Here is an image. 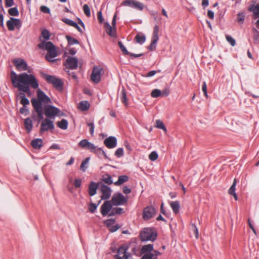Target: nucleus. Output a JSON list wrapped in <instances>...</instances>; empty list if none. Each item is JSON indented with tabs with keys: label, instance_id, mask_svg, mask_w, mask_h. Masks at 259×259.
Listing matches in <instances>:
<instances>
[{
	"label": "nucleus",
	"instance_id": "obj_1",
	"mask_svg": "<svg viewBox=\"0 0 259 259\" xmlns=\"http://www.w3.org/2000/svg\"><path fill=\"white\" fill-rule=\"evenodd\" d=\"M11 79L13 86L24 93H29L30 87L34 89H37L39 87L36 78L32 74L22 73L18 75L15 71H12Z\"/></svg>",
	"mask_w": 259,
	"mask_h": 259
},
{
	"label": "nucleus",
	"instance_id": "obj_2",
	"mask_svg": "<svg viewBox=\"0 0 259 259\" xmlns=\"http://www.w3.org/2000/svg\"><path fill=\"white\" fill-rule=\"evenodd\" d=\"M37 99L33 98L31 100V102L35 111L37 114L39 120L40 121L44 118L42 104L50 103L51 102V100L50 98L39 89L37 91Z\"/></svg>",
	"mask_w": 259,
	"mask_h": 259
},
{
	"label": "nucleus",
	"instance_id": "obj_3",
	"mask_svg": "<svg viewBox=\"0 0 259 259\" xmlns=\"http://www.w3.org/2000/svg\"><path fill=\"white\" fill-rule=\"evenodd\" d=\"M40 49H44L47 51L48 53L46 56L47 59L50 62H54L56 60L53 59L57 56V53L56 50L55 46L50 42L42 41L38 45Z\"/></svg>",
	"mask_w": 259,
	"mask_h": 259
},
{
	"label": "nucleus",
	"instance_id": "obj_4",
	"mask_svg": "<svg viewBox=\"0 0 259 259\" xmlns=\"http://www.w3.org/2000/svg\"><path fill=\"white\" fill-rule=\"evenodd\" d=\"M157 237L155 230L151 228H146L141 232L140 238L142 241H154Z\"/></svg>",
	"mask_w": 259,
	"mask_h": 259
},
{
	"label": "nucleus",
	"instance_id": "obj_5",
	"mask_svg": "<svg viewBox=\"0 0 259 259\" xmlns=\"http://www.w3.org/2000/svg\"><path fill=\"white\" fill-rule=\"evenodd\" d=\"M44 113L48 118L53 117V118L56 116H61L63 115V113L59 108L52 105H47L45 107Z\"/></svg>",
	"mask_w": 259,
	"mask_h": 259
},
{
	"label": "nucleus",
	"instance_id": "obj_6",
	"mask_svg": "<svg viewBox=\"0 0 259 259\" xmlns=\"http://www.w3.org/2000/svg\"><path fill=\"white\" fill-rule=\"evenodd\" d=\"M44 77L48 83H52L57 90H61L62 89L63 82L60 79L47 74H44Z\"/></svg>",
	"mask_w": 259,
	"mask_h": 259
},
{
	"label": "nucleus",
	"instance_id": "obj_7",
	"mask_svg": "<svg viewBox=\"0 0 259 259\" xmlns=\"http://www.w3.org/2000/svg\"><path fill=\"white\" fill-rule=\"evenodd\" d=\"M152 250H153V244H149L143 246L141 252L144 255L141 259H157L154 256V254L152 252Z\"/></svg>",
	"mask_w": 259,
	"mask_h": 259
},
{
	"label": "nucleus",
	"instance_id": "obj_8",
	"mask_svg": "<svg viewBox=\"0 0 259 259\" xmlns=\"http://www.w3.org/2000/svg\"><path fill=\"white\" fill-rule=\"evenodd\" d=\"M127 200V197L124 196L121 193H116L113 195L110 201L112 205L119 206L126 204Z\"/></svg>",
	"mask_w": 259,
	"mask_h": 259
},
{
	"label": "nucleus",
	"instance_id": "obj_9",
	"mask_svg": "<svg viewBox=\"0 0 259 259\" xmlns=\"http://www.w3.org/2000/svg\"><path fill=\"white\" fill-rule=\"evenodd\" d=\"M103 72V69L101 67L94 66L91 75V80L95 83H99L101 80V76Z\"/></svg>",
	"mask_w": 259,
	"mask_h": 259
},
{
	"label": "nucleus",
	"instance_id": "obj_10",
	"mask_svg": "<svg viewBox=\"0 0 259 259\" xmlns=\"http://www.w3.org/2000/svg\"><path fill=\"white\" fill-rule=\"evenodd\" d=\"M22 25L20 20L13 17H11L10 19L7 22V26L10 31H13L15 27L19 29Z\"/></svg>",
	"mask_w": 259,
	"mask_h": 259
},
{
	"label": "nucleus",
	"instance_id": "obj_11",
	"mask_svg": "<svg viewBox=\"0 0 259 259\" xmlns=\"http://www.w3.org/2000/svg\"><path fill=\"white\" fill-rule=\"evenodd\" d=\"M123 5L129 6L137 10L142 11L144 8V5L136 0H126L123 2Z\"/></svg>",
	"mask_w": 259,
	"mask_h": 259
},
{
	"label": "nucleus",
	"instance_id": "obj_12",
	"mask_svg": "<svg viewBox=\"0 0 259 259\" xmlns=\"http://www.w3.org/2000/svg\"><path fill=\"white\" fill-rule=\"evenodd\" d=\"M13 63L19 71H26L28 70L27 64L23 59H16L13 61Z\"/></svg>",
	"mask_w": 259,
	"mask_h": 259
},
{
	"label": "nucleus",
	"instance_id": "obj_13",
	"mask_svg": "<svg viewBox=\"0 0 259 259\" xmlns=\"http://www.w3.org/2000/svg\"><path fill=\"white\" fill-rule=\"evenodd\" d=\"M78 61L76 58L68 56L67 57L64 65L68 68L76 69L78 67Z\"/></svg>",
	"mask_w": 259,
	"mask_h": 259
},
{
	"label": "nucleus",
	"instance_id": "obj_14",
	"mask_svg": "<svg viewBox=\"0 0 259 259\" xmlns=\"http://www.w3.org/2000/svg\"><path fill=\"white\" fill-rule=\"evenodd\" d=\"M54 128V125L53 121L49 118H46L42 121L40 125V132L44 133L48 131L49 130H53Z\"/></svg>",
	"mask_w": 259,
	"mask_h": 259
},
{
	"label": "nucleus",
	"instance_id": "obj_15",
	"mask_svg": "<svg viewBox=\"0 0 259 259\" xmlns=\"http://www.w3.org/2000/svg\"><path fill=\"white\" fill-rule=\"evenodd\" d=\"M156 210L153 206H147L145 208L143 212V218L144 220H148L153 217Z\"/></svg>",
	"mask_w": 259,
	"mask_h": 259
},
{
	"label": "nucleus",
	"instance_id": "obj_16",
	"mask_svg": "<svg viewBox=\"0 0 259 259\" xmlns=\"http://www.w3.org/2000/svg\"><path fill=\"white\" fill-rule=\"evenodd\" d=\"M112 207L110 201H105L101 207V213L103 216H106L109 214Z\"/></svg>",
	"mask_w": 259,
	"mask_h": 259
},
{
	"label": "nucleus",
	"instance_id": "obj_17",
	"mask_svg": "<svg viewBox=\"0 0 259 259\" xmlns=\"http://www.w3.org/2000/svg\"><path fill=\"white\" fill-rule=\"evenodd\" d=\"M101 191L102 192L101 198L103 200L108 199L111 195L112 190L108 186L103 185L101 187Z\"/></svg>",
	"mask_w": 259,
	"mask_h": 259
},
{
	"label": "nucleus",
	"instance_id": "obj_18",
	"mask_svg": "<svg viewBox=\"0 0 259 259\" xmlns=\"http://www.w3.org/2000/svg\"><path fill=\"white\" fill-rule=\"evenodd\" d=\"M104 143L107 148H114L117 146V139L115 137L110 136L104 140Z\"/></svg>",
	"mask_w": 259,
	"mask_h": 259
},
{
	"label": "nucleus",
	"instance_id": "obj_19",
	"mask_svg": "<svg viewBox=\"0 0 259 259\" xmlns=\"http://www.w3.org/2000/svg\"><path fill=\"white\" fill-rule=\"evenodd\" d=\"M98 188V184L93 181L91 182L89 187V194L91 196H94Z\"/></svg>",
	"mask_w": 259,
	"mask_h": 259
},
{
	"label": "nucleus",
	"instance_id": "obj_20",
	"mask_svg": "<svg viewBox=\"0 0 259 259\" xmlns=\"http://www.w3.org/2000/svg\"><path fill=\"white\" fill-rule=\"evenodd\" d=\"M105 27L106 28V31L107 34L111 37H114L116 36L115 31L116 28L113 26H111L109 23H107L105 24Z\"/></svg>",
	"mask_w": 259,
	"mask_h": 259
},
{
	"label": "nucleus",
	"instance_id": "obj_21",
	"mask_svg": "<svg viewBox=\"0 0 259 259\" xmlns=\"http://www.w3.org/2000/svg\"><path fill=\"white\" fill-rule=\"evenodd\" d=\"M43 145V141L41 139L37 138L31 141V146L36 149H40Z\"/></svg>",
	"mask_w": 259,
	"mask_h": 259
},
{
	"label": "nucleus",
	"instance_id": "obj_22",
	"mask_svg": "<svg viewBox=\"0 0 259 259\" xmlns=\"http://www.w3.org/2000/svg\"><path fill=\"white\" fill-rule=\"evenodd\" d=\"M173 212L177 214L179 212L180 208V202L178 201H171L169 202Z\"/></svg>",
	"mask_w": 259,
	"mask_h": 259
},
{
	"label": "nucleus",
	"instance_id": "obj_23",
	"mask_svg": "<svg viewBox=\"0 0 259 259\" xmlns=\"http://www.w3.org/2000/svg\"><path fill=\"white\" fill-rule=\"evenodd\" d=\"M93 153L97 154L99 158H102V156H104L105 158L109 159L105 151L101 148L97 147Z\"/></svg>",
	"mask_w": 259,
	"mask_h": 259
},
{
	"label": "nucleus",
	"instance_id": "obj_24",
	"mask_svg": "<svg viewBox=\"0 0 259 259\" xmlns=\"http://www.w3.org/2000/svg\"><path fill=\"white\" fill-rule=\"evenodd\" d=\"M118 254L119 256H122L124 259H127L129 254L126 252V249L124 247H120L118 250Z\"/></svg>",
	"mask_w": 259,
	"mask_h": 259
},
{
	"label": "nucleus",
	"instance_id": "obj_25",
	"mask_svg": "<svg viewBox=\"0 0 259 259\" xmlns=\"http://www.w3.org/2000/svg\"><path fill=\"white\" fill-rule=\"evenodd\" d=\"M25 127L27 131L29 133L32 128V121L29 118H27L24 121Z\"/></svg>",
	"mask_w": 259,
	"mask_h": 259
},
{
	"label": "nucleus",
	"instance_id": "obj_26",
	"mask_svg": "<svg viewBox=\"0 0 259 259\" xmlns=\"http://www.w3.org/2000/svg\"><path fill=\"white\" fill-rule=\"evenodd\" d=\"M128 180V177L127 176L125 175L120 176L119 177L118 181L114 183V184L116 186H119Z\"/></svg>",
	"mask_w": 259,
	"mask_h": 259
},
{
	"label": "nucleus",
	"instance_id": "obj_27",
	"mask_svg": "<svg viewBox=\"0 0 259 259\" xmlns=\"http://www.w3.org/2000/svg\"><path fill=\"white\" fill-rule=\"evenodd\" d=\"M68 124L67 120L65 119H63L57 122L58 126L62 130H66L68 127Z\"/></svg>",
	"mask_w": 259,
	"mask_h": 259
},
{
	"label": "nucleus",
	"instance_id": "obj_28",
	"mask_svg": "<svg viewBox=\"0 0 259 259\" xmlns=\"http://www.w3.org/2000/svg\"><path fill=\"white\" fill-rule=\"evenodd\" d=\"M78 107L82 111H87L89 109L90 104L87 101H81L79 103Z\"/></svg>",
	"mask_w": 259,
	"mask_h": 259
},
{
	"label": "nucleus",
	"instance_id": "obj_29",
	"mask_svg": "<svg viewBox=\"0 0 259 259\" xmlns=\"http://www.w3.org/2000/svg\"><path fill=\"white\" fill-rule=\"evenodd\" d=\"M90 160V158L87 157L84 161L82 162L80 166V168L82 171L84 172L86 171Z\"/></svg>",
	"mask_w": 259,
	"mask_h": 259
},
{
	"label": "nucleus",
	"instance_id": "obj_30",
	"mask_svg": "<svg viewBox=\"0 0 259 259\" xmlns=\"http://www.w3.org/2000/svg\"><path fill=\"white\" fill-rule=\"evenodd\" d=\"M253 39L254 44H259V32L254 28H253Z\"/></svg>",
	"mask_w": 259,
	"mask_h": 259
},
{
	"label": "nucleus",
	"instance_id": "obj_31",
	"mask_svg": "<svg viewBox=\"0 0 259 259\" xmlns=\"http://www.w3.org/2000/svg\"><path fill=\"white\" fill-rule=\"evenodd\" d=\"M135 40L137 43L142 45L146 40V37L144 35L137 34L135 37Z\"/></svg>",
	"mask_w": 259,
	"mask_h": 259
},
{
	"label": "nucleus",
	"instance_id": "obj_32",
	"mask_svg": "<svg viewBox=\"0 0 259 259\" xmlns=\"http://www.w3.org/2000/svg\"><path fill=\"white\" fill-rule=\"evenodd\" d=\"M102 180L105 183L111 185L113 183L112 177L108 174H105L103 176Z\"/></svg>",
	"mask_w": 259,
	"mask_h": 259
},
{
	"label": "nucleus",
	"instance_id": "obj_33",
	"mask_svg": "<svg viewBox=\"0 0 259 259\" xmlns=\"http://www.w3.org/2000/svg\"><path fill=\"white\" fill-rule=\"evenodd\" d=\"M20 95L21 98L20 101L21 104H22L23 106H26L29 104L28 99L26 98L24 94L20 93Z\"/></svg>",
	"mask_w": 259,
	"mask_h": 259
},
{
	"label": "nucleus",
	"instance_id": "obj_34",
	"mask_svg": "<svg viewBox=\"0 0 259 259\" xmlns=\"http://www.w3.org/2000/svg\"><path fill=\"white\" fill-rule=\"evenodd\" d=\"M237 184V181L236 179H235L233 181V184L230 189L228 190V193L230 195H232L233 194L236 193L235 190H236V186Z\"/></svg>",
	"mask_w": 259,
	"mask_h": 259
},
{
	"label": "nucleus",
	"instance_id": "obj_35",
	"mask_svg": "<svg viewBox=\"0 0 259 259\" xmlns=\"http://www.w3.org/2000/svg\"><path fill=\"white\" fill-rule=\"evenodd\" d=\"M66 38L68 41V45H73L74 44H79V41L77 39H76L70 36L66 35Z\"/></svg>",
	"mask_w": 259,
	"mask_h": 259
},
{
	"label": "nucleus",
	"instance_id": "obj_36",
	"mask_svg": "<svg viewBox=\"0 0 259 259\" xmlns=\"http://www.w3.org/2000/svg\"><path fill=\"white\" fill-rule=\"evenodd\" d=\"M9 15L12 16H17L19 15V12L16 7L10 8L8 10Z\"/></svg>",
	"mask_w": 259,
	"mask_h": 259
},
{
	"label": "nucleus",
	"instance_id": "obj_37",
	"mask_svg": "<svg viewBox=\"0 0 259 259\" xmlns=\"http://www.w3.org/2000/svg\"><path fill=\"white\" fill-rule=\"evenodd\" d=\"M121 102L125 105H127V99L125 91L124 89H123L121 91Z\"/></svg>",
	"mask_w": 259,
	"mask_h": 259
},
{
	"label": "nucleus",
	"instance_id": "obj_38",
	"mask_svg": "<svg viewBox=\"0 0 259 259\" xmlns=\"http://www.w3.org/2000/svg\"><path fill=\"white\" fill-rule=\"evenodd\" d=\"M151 96L153 98H157L161 96V91L158 89H154L152 91Z\"/></svg>",
	"mask_w": 259,
	"mask_h": 259
},
{
	"label": "nucleus",
	"instance_id": "obj_39",
	"mask_svg": "<svg viewBox=\"0 0 259 259\" xmlns=\"http://www.w3.org/2000/svg\"><path fill=\"white\" fill-rule=\"evenodd\" d=\"M158 157V155L157 152L156 151H152L149 155V158L151 161H155L157 159Z\"/></svg>",
	"mask_w": 259,
	"mask_h": 259
},
{
	"label": "nucleus",
	"instance_id": "obj_40",
	"mask_svg": "<svg viewBox=\"0 0 259 259\" xmlns=\"http://www.w3.org/2000/svg\"><path fill=\"white\" fill-rule=\"evenodd\" d=\"M41 36L46 40H47L50 38V33L48 30L44 29L41 32Z\"/></svg>",
	"mask_w": 259,
	"mask_h": 259
},
{
	"label": "nucleus",
	"instance_id": "obj_41",
	"mask_svg": "<svg viewBox=\"0 0 259 259\" xmlns=\"http://www.w3.org/2000/svg\"><path fill=\"white\" fill-rule=\"evenodd\" d=\"M156 127L158 128L162 129L165 131H166V129L165 126L162 121L160 120H156Z\"/></svg>",
	"mask_w": 259,
	"mask_h": 259
},
{
	"label": "nucleus",
	"instance_id": "obj_42",
	"mask_svg": "<svg viewBox=\"0 0 259 259\" xmlns=\"http://www.w3.org/2000/svg\"><path fill=\"white\" fill-rule=\"evenodd\" d=\"M118 44L123 54L124 55H129L130 52H128L126 48L122 44L121 41H118Z\"/></svg>",
	"mask_w": 259,
	"mask_h": 259
},
{
	"label": "nucleus",
	"instance_id": "obj_43",
	"mask_svg": "<svg viewBox=\"0 0 259 259\" xmlns=\"http://www.w3.org/2000/svg\"><path fill=\"white\" fill-rule=\"evenodd\" d=\"M89 143H90V142L88 140H87L86 139H83V140H81L78 143V146L82 148L85 149L87 147V146L88 145Z\"/></svg>",
	"mask_w": 259,
	"mask_h": 259
},
{
	"label": "nucleus",
	"instance_id": "obj_44",
	"mask_svg": "<svg viewBox=\"0 0 259 259\" xmlns=\"http://www.w3.org/2000/svg\"><path fill=\"white\" fill-rule=\"evenodd\" d=\"M63 21L66 24H67L70 26H71L73 27L77 26V23L70 19L65 18V19H63Z\"/></svg>",
	"mask_w": 259,
	"mask_h": 259
},
{
	"label": "nucleus",
	"instance_id": "obj_45",
	"mask_svg": "<svg viewBox=\"0 0 259 259\" xmlns=\"http://www.w3.org/2000/svg\"><path fill=\"white\" fill-rule=\"evenodd\" d=\"M226 38L228 42L232 46H234L236 44L235 40L231 36L227 35H226Z\"/></svg>",
	"mask_w": 259,
	"mask_h": 259
},
{
	"label": "nucleus",
	"instance_id": "obj_46",
	"mask_svg": "<svg viewBox=\"0 0 259 259\" xmlns=\"http://www.w3.org/2000/svg\"><path fill=\"white\" fill-rule=\"evenodd\" d=\"M83 10L85 15L87 17H90L91 16L90 9L88 5L85 4L83 6Z\"/></svg>",
	"mask_w": 259,
	"mask_h": 259
},
{
	"label": "nucleus",
	"instance_id": "obj_47",
	"mask_svg": "<svg viewBox=\"0 0 259 259\" xmlns=\"http://www.w3.org/2000/svg\"><path fill=\"white\" fill-rule=\"evenodd\" d=\"M123 149L122 148H118L115 152V155L117 157H121L123 155Z\"/></svg>",
	"mask_w": 259,
	"mask_h": 259
},
{
	"label": "nucleus",
	"instance_id": "obj_48",
	"mask_svg": "<svg viewBox=\"0 0 259 259\" xmlns=\"http://www.w3.org/2000/svg\"><path fill=\"white\" fill-rule=\"evenodd\" d=\"M96 146H95L94 144L90 142L89 144L85 149H88L93 153L95 150L96 149Z\"/></svg>",
	"mask_w": 259,
	"mask_h": 259
},
{
	"label": "nucleus",
	"instance_id": "obj_49",
	"mask_svg": "<svg viewBox=\"0 0 259 259\" xmlns=\"http://www.w3.org/2000/svg\"><path fill=\"white\" fill-rule=\"evenodd\" d=\"M87 125L90 127V133L92 136L94 135V124L93 122H87Z\"/></svg>",
	"mask_w": 259,
	"mask_h": 259
},
{
	"label": "nucleus",
	"instance_id": "obj_50",
	"mask_svg": "<svg viewBox=\"0 0 259 259\" xmlns=\"http://www.w3.org/2000/svg\"><path fill=\"white\" fill-rule=\"evenodd\" d=\"M238 21L239 22L242 23L244 20L245 15L243 13H239L237 15Z\"/></svg>",
	"mask_w": 259,
	"mask_h": 259
},
{
	"label": "nucleus",
	"instance_id": "obj_51",
	"mask_svg": "<svg viewBox=\"0 0 259 259\" xmlns=\"http://www.w3.org/2000/svg\"><path fill=\"white\" fill-rule=\"evenodd\" d=\"M97 208V205L94 203H91L90 204L89 206V210L92 213H94L96 210Z\"/></svg>",
	"mask_w": 259,
	"mask_h": 259
},
{
	"label": "nucleus",
	"instance_id": "obj_52",
	"mask_svg": "<svg viewBox=\"0 0 259 259\" xmlns=\"http://www.w3.org/2000/svg\"><path fill=\"white\" fill-rule=\"evenodd\" d=\"M114 221L113 219H108L105 221L104 223L109 228L114 224Z\"/></svg>",
	"mask_w": 259,
	"mask_h": 259
},
{
	"label": "nucleus",
	"instance_id": "obj_53",
	"mask_svg": "<svg viewBox=\"0 0 259 259\" xmlns=\"http://www.w3.org/2000/svg\"><path fill=\"white\" fill-rule=\"evenodd\" d=\"M202 90L203 92L204 93V96L206 97H208L207 93V85L205 81L203 82L202 85Z\"/></svg>",
	"mask_w": 259,
	"mask_h": 259
},
{
	"label": "nucleus",
	"instance_id": "obj_54",
	"mask_svg": "<svg viewBox=\"0 0 259 259\" xmlns=\"http://www.w3.org/2000/svg\"><path fill=\"white\" fill-rule=\"evenodd\" d=\"M81 184V180L80 179H76L74 182V185L76 188L80 187Z\"/></svg>",
	"mask_w": 259,
	"mask_h": 259
},
{
	"label": "nucleus",
	"instance_id": "obj_55",
	"mask_svg": "<svg viewBox=\"0 0 259 259\" xmlns=\"http://www.w3.org/2000/svg\"><path fill=\"white\" fill-rule=\"evenodd\" d=\"M20 112L21 113L26 115H28L29 113V110L26 106H24L23 107L21 108L20 109Z\"/></svg>",
	"mask_w": 259,
	"mask_h": 259
},
{
	"label": "nucleus",
	"instance_id": "obj_56",
	"mask_svg": "<svg viewBox=\"0 0 259 259\" xmlns=\"http://www.w3.org/2000/svg\"><path fill=\"white\" fill-rule=\"evenodd\" d=\"M40 10L41 12L49 14L50 13V9L48 7L45 6H42L40 7Z\"/></svg>",
	"mask_w": 259,
	"mask_h": 259
},
{
	"label": "nucleus",
	"instance_id": "obj_57",
	"mask_svg": "<svg viewBox=\"0 0 259 259\" xmlns=\"http://www.w3.org/2000/svg\"><path fill=\"white\" fill-rule=\"evenodd\" d=\"M252 11L254 15L256 16L259 15V4L256 5L254 7Z\"/></svg>",
	"mask_w": 259,
	"mask_h": 259
},
{
	"label": "nucleus",
	"instance_id": "obj_58",
	"mask_svg": "<svg viewBox=\"0 0 259 259\" xmlns=\"http://www.w3.org/2000/svg\"><path fill=\"white\" fill-rule=\"evenodd\" d=\"M113 211H115L116 214H120L123 212V209L120 207L113 208Z\"/></svg>",
	"mask_w": 259,
	"mask_h": 259
},
{
	"label": "nucleus",
	"instance_id": "obj_59",
	"mask_svg": "<svg viewBox=\"0 0 259 259\" xmlns=\"http://www.w3.org/2000/svg\"><path fill=\"white\" fill-rule=\"evenodd\" d=\"M119 228V226L118 225H115L114 226H112L109 228V231L111 232H114L116 231Z\"/></svg>",
	"mask_w": 259,
	"mask_h": 259
},
{
	"label": "nucleus",
	"instance_id": "obj_60",
	"mask_svg": "<svg viewBox=\"0 0 259 259\" xmlns=\"http://www.w3.org/2000/svg\"><path fill=\"white\" fill-rule=\"evenodd\" d=\"M97 18L99 20V23H102L103 22V18L102 17V11H100L97 13Z\"/></svg>",
	"mask_w": 259,
	"mask_h": 259
},
{
	"label": "nucleus",
	"instance_id": "obj_61",
	"mask_svg": "<svg viewBox=\"0 0 259 259\" xmlns=\"http://www.w3.org/2000/svg\"><path fill=\"white\" fill-rule=\"evenodd\" d=\"M158 39H159L158 34H152V38L151 41L154 42V43H157Z\"/></svg>",
	"mask_w": 259,
	"mask_h": 259
},
{
	"label": "nucleus",
	"instance_id": "obj_62",
	"mask_svg": "<svg viewBox=\"0 0 259 259\" xmlns=\"http://www.w3.org/2000/svg\"><path fill=\"white\" fill-rule=\"evenodd\" d=\"M169 94V91L168 89H165L161 92V96L166 97Z\"/></svg>",
	"mask_w": 259,
	"mask_h": 259
},
{
	"label": "nucleus",
	"instance_id": "obj_63",
	"mask_svg": "<svg viewBox=\"0 0 259 259\" xmlns=\"http://www.w3.org/2000/svg\"><path fill=\"white\" fill-rule=\"evenodd\" d=\"M14 0H6V6L7 7H10L13 6Z\"/></svg>",
	"mask_w": 259,
	"mask_h": 259
},
{
	"label": "nucleus",
	"instance_id": "obj_64",
	"mask_svg": "<svg viewBox=\"0 0 259 259\" xmlns=\"http://www.w3.org/2000/svg\"><path fill=\"white\" fill-rule=\"evenodd\" d=\"M123 192L125 194H128L131 192V190L127 186H124L123 187Z\"/></svg>",
	"mask_w": 259,
	"mask_h": 259
}]
</instances>
